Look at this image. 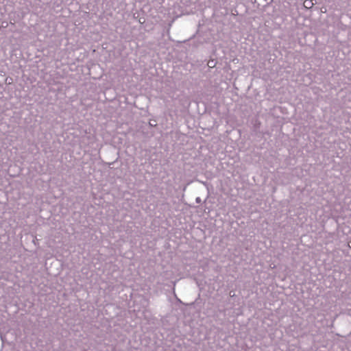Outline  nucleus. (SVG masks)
<instances>
[{"mask_svg": "<svg viewBox=\"0 0 351 351\" xmlns=\"http://www.w3.org/2000/svg\"><path fill=\"white\" fill-rule=\"evenodd\" d=\"M208 66L209 67H214L215 66V64H214L213 61H209L208 62Z\"/></svg>", "mask_w": 351, "mask_h": 351, "instance_id": "nucleus-1", "label": "nucleus"}, {"mask_svg": "<svg viewBox=\"0 0 351 351\" xmlns=\"http://www.w3.org/2000/svg\"><path fill=\"white\" fill-rule=\"evenodd\" d=\"M348 246H349L350 247H351V242H350V243H348Z\"/></svg>", "mask_w": 351, "mask_h": 351, "instance_id": "nucleus-2", "label": "nucleus"}]
</instances>
